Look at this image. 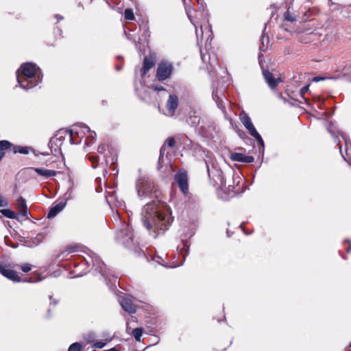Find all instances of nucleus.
<instances>
[{
	"instance_id": "nucleus-1",
	"label": "nucleus",
	"mask_w": 351,
	"mask_h": 351,
	"mask_svg": "<svg viewBox=\"0 0 351 351\" xmlns=\"http://www.w3.org/2000/svg\"><path fill=\"white\" fill-rule=\"evenodd\" d=\"M141 221L149 234L156 239L169 228L173 218L165 203L153 199L143 207Z\"/></svg>"
},
{
	"instance_id": "nucleus-2",
	"label": "nucleus",
	"mask_w": 351,
	"mask_h": 351,
	"mask_svg": "<svg viewBox=\"0 0 351 351\" xmlns=\"http://www.w3.org/2000/svg\"><path fill=\"white\" fill-rule=\"evenodd\" d=\"M17 82L25 90L32 88L42 81L40 69L32 62L21 64L16 72Z\"/></svg>"
},
{
	"instance_id": "nucleus-3",
	"label": "nucleus",
	"mask_w": 351,
	"mask_h": 351,
	"mask_svg": "<svg viewBox=\"0 0 351 351\" xmlns=\"http://www.w3.org/2000/svg\"><path fill=\"white\" fill-rule=\"evenodd\" d=\"M86 125L84 123H77L73 126L71 130H60L56 138V141H58L60 143H62V138L68 136L71 144H80L81 139L86 134V130L83 128V126Z\"/></svg>"
},
{
	"instance_id": "nucleus-4",
	"label": "nucleus",
	"mask_w": 351,
	"mask_h": 351,
	"mask_svg": "<svg viewBox=\"0 0 351 351\" xmlns=\"http://www.w3.org/2000/svg\"><path fill=\"white\" fill-rule=\"evenodd\" d=\"M138 196L140 199L158 198L159 191L155 188L154 182L148 178L138 180L136 184Z\"/></svg>"
},
{
	"instance_id": "nucleus-5",
	"label": "nucleus",
	"mask_w": 351,
	"mask_h": 351,
	"mask_svg": "<svg viewBox=\"0 0 351 351\" xmlns=\"http://www.w3.org/2000/svg\"><path fill=\"white\" fill-rule=\"evenodd\" d=\"M186 14L191 23L194 25L195 28V34L197 40L199 39L202 40L204 37L206 38V40H211L213 32L211 30V27L208 24V20L206 19V17L204 16L202 19L203 22L199 23L198 21L194 20L192 18L190 10H186Z\"/></svg>"
},
{
	"instance_id": "nucleus-6",
	"label": "nucleus",
	"mask_w": 351,
	"mask_h": 351,
	"mask_svg": "<svg viewBox=\"0 0 351 351\" xmlns=\"http://www.w3.org/2000/svg\"><path fill=\"white\" fill-rule=\"evenodd\" d=\"M122 226V228L117 232V241L128 248L135 246L136 241L132 228L129 224L125 223Z\"/></svg>"
},
{
	"instance_id": "nucleus-7",
	"label": "nucleus",
	"mask_w": 351,
	"mask_h": 351,
	"mask_svg": "<svg viewBox=\"0 0 351 351\" xmlns=\"http://www.w3.org/2000/svg\"><path fill=\"white\" fill-rule=\"evenodd\" d=\"M207 172L210 179L220 187H226V179L222 171L217 166L212 165L211 167L206 164Z\"/></svg>"
},
{
	"instance_id": "nucleus-8",
	"label": "nucleus",
	"mask_w": 351,
	"mask_h": 351,
	"mask_svg": "<svg viewBox=\"0 0 351 351\" xmlns=\"http://www.w3.org/2000/svg\"><path fill=\"white\" fill-rule=\"evenodd\" d=\"M173 71V66L167 61H162L158 65L156 77L158 81H164L170 78Z\"/></svg>"
},
{
	"instance_id": "nucleus-9",
	"label": "nucleus",
	"mask_w": 351,
	"mask_h": 351,
	"mask_svg": "<svg viewBox=\"0 0 351 351\" xmlns=\"http://www.w3.org/2000/svg\"><path fill=\"white\" fill-rule=\"evenodd\" d=\"M93 267L104 278L107 280L109 278V269H107L106 264L101 258L94 252H91L90 255Z\"/></svg>"
},
{
	"instance_id": "nucleus-10",
	"label": "nucleus",
	"mask_w": 351,
	"mask_h": 351,
	"mask_svg": "<svg viewBox=\"0 0 351 351\" xmlns=\"http://www.w3.org/2000/svg\"><path fill=\"white\" fill-rule=\"evenodd\" d=\"M174 180L182 193L186 195L189 191L188 175L186 171L184 169H179L175 174Z\"/></svg>"
},
{
	"instance_id": "nucleus-11",
	"label": "nucleus",
	"mask_w": 351,
	"mask_h": 351,
	"mask_svg": "<svg viewBox=\"0 0 351 351\" xmlns=\"http://www.w3.org/2000/svg\"><path fill=\"white\" fill-rule=\"evenodd\" d=\"M0 274L13 282H19L21 281L17 273L10 265H0Z\"/></svg>"
},
{
	"instance_id": "nucleus-12",
	"label": "nucleus",
	"mask_w": 351,
	"mask_h": 351,
	"mask_svg": "<svg viewBox=\"0 0 351 351\" xmlns=\"http://www.w3.org/2000/svg\"><path fill=\"white\" fill-rule=\"evenodd\" d=\"M232 180L234 184H228V186H226V187H221V189L224 191V192L227 193L230 197L235 196L239 193L240 191V186H239V183L241 180L240 177L237 176L234 178L232 176Z\"/></svg>"
},
{
	"instance_id": "nucleus-13",
	"label": "nucleus",
	"mask_w": 351,
	"mask_h": 351,
	"mask_svg": "<svg viewBox=\"0 0 351 351\" xmlns=\"http://www.w3.org/2000/svg\"><path fill=\"white\" fill-rule=\"evenodd\" d=\"M263 75L266 83L271 90H274L277 86L278 84L282 82L280 77L276 78L271 72L263 69Z\"/></svg>"
},
{
	"instance_id": "nucleus-14",
	"label": "nucleus",
	"mask_w": 351,
	"mask_h": 351,
	"mask_svg": "<svg viewBox=\"0 0 351 351\" xmlns=\"http://www.w3.org/2000/svg\"><path fill=\"white\" fill-rule=\"evenodd\" d=\"M178 106V97L172 94H169V97L166 103V109L170 116H173Z\"/></svg>"
},
{
	"instance_id": "nucleus-15",
	"label": "nucleus",
	"mask_w": 351,
	"mask_h": 351,
	"mask_svg": "<svg viewBox=\"0 0 351 351\" xmlns=\"http://www.w3.org/2000/svg\"><path fill=\"white\" fill-rule=\"evenodd\" d=\"M230 159L232 161L239 162L242 163H252L254 162V158L252 156H245L242 153H232L230 154Z\"/></svg>"
},
{
	"instance_id": "nucleus-16",
	"label": "nucleus",
	"mask_w": 351,
	"mask_h": 351,
	"mask_svg": "<svg viewBox=\"0 0 351 351\" xmlns=\"http://www.w3.org/2000/svg\"><path fill=\"white\" fill-rule=\"evenodd\" d=\"M66 201H61L58 203H55V204L50 208L48 214L47 218L51 219L55 217L60 212H61L66 206Z\"/></svg>"
},
{
	"instance_id": "nucleus-17",
	"label": "nucleus",
	"mask_w": 351,
	"mask_h": 351,
	"mask_svg": "<svg viewBox=\"0 0 351 351\" xmlns=\"http://www.w3.org/2000/svg\"><path fill=\"white\" fill-rule=\"evenodd\" d=\"M155 64L154 58L151 56L145 57L143 60V64L142 68L140 69L141 77H144L147 73L152 69Z\"/></svg>"
},
{
	"instance_id": "nucleus-18",
	"label": "nucleus",
	"mask_w": 351,
	"mask_h": 351,
	"mask_svg": "<svg viewBox=\"0 0 351 351\" xmlns=\"http://www.w3.org/2000/svg\"><path fill=\"white\" fill-rule=\"evenodd\" d=\"M213 98L215 101L219 108L225 110V104L228 102L227 99L223 93H219L217 90L213 91Z\"/></svg>"
},
{
	"instance_id": "nucleus-19",
	"label": "nucleus",
	"mask_w": 351,
	"mask_h": 351,
	"mask_svg": "<svg viewBox=\"0 0 351 351\" xmlns=\"http://www.w3.org/2000/svg\"><path fill=\"white\" fill-rule=\"evenodd\" d=\"M119 303L122 308L127 312L132 313H135V306L133 304L131 299L127 296H123L119 300Z\"/></svg>"
},
{
	"instance_id": "nucleus-20",
	"label": "nucleus",
	"mask_w": 351,
	"mask_h": 351,
	"mask_svg": "<svg viewBox=\"0 0 351 351\" xmlns=\"http://www.w3.org/2000/svg\"><path fill=\"white\" fill-rule=\"evenodd\" d=\"M187 122L189 125L191 127L197 129L199 126V130L203 132L204 126L201 125V118L200 117L196 114L195 112H193V114H191L189 119H187Z\"/></svg>"
},
{
	"instance_id": "nucleus-21",
	"label": "nucleus",
	"mask_w": 351,
	"mask_h": 351,
	"mask_svg": "<svg viewBox=\"0 0 351 351\" xmlns=\"http://www.w3.org/2000/svg\"><path fill=\"white\" fill-rule=\"evenodd\" d=\"M106 198L107 203L112 211L114 210V208L121 205V202L117 199V197L115 195L114 191L107 192Z\"/></svg>"
},
{
	"instance_id": "nucleus-22",
	"label": "nucleus",
	"mask_w": 351,
	"mask_h": 351,
	"mask_svg": "<svg viewBox=\"0 0 351 351\" xmlns=\"http://www.w3.org/2000/svg\"><path fill=\"white\" fill-rule=\"evenodd\" d=\"M16 208L20 210L19 213L24 219L27 218V208L25 199L20 197L17 199Z\"/></svg>"
},
{
	"instance_id": "nucleus-23",
	"label": "nucleus",
	"mask_w": 351,
	"mask_h": 351,
	"mask_svg": "<svg viewBox=\"0 0 351 351\" xmlns=\"http://www.w3.org/2000/svg\"><path fill=\"white\" fill-rule=\"evenodd\" d=\"M83 128L84 129V130H86V134H88V136L85 141V145L86 146H89L90 145L93 144V142L95 141L97 136L96 132L93 130H91L88 125L83 126Z\"/></svg>"
},
{
	"instance_id": "nucleus-24",
	"label": "nucleus",
	"mask_w": 351,
	"mask_h": 351,
	"mask_svg": "<svg viewBox=\"0 0 351 351\" xmlns=\"http://www.w3.org/2000/svg\"><path fill=\"white\" fill-rule=\"evenodd\" d=\"M0 213L5 217L11 219L20 220V217H22L19 213H15L10 209H1Z\"/></svg>"
},
{
	"instance_id": "nucleus-25",
	"label": "nucleus",
	"mask_w": 351,
	"mask_h": 351,
	"mask_svg": "<svg viewBox=\"0 0 351 351\" xmlns=\"http://www.w3.org/2000/svg\"><path fill=\"white\" fill-rule=\"evenodd\" d=\"M35 171L40 176H42L46 178H51L56 175V171L50 169L36 168Z\"/></svg>"
},
{
	"instance_id": "nucleus-26",
	"label": "nucleus",
	"mask_w": 351,
	"mask_h": 351,
	"mask_svg": "<svg viewBox=\"0 0 351 351\" xmlns=\"http://www.w3.org/2000/svg\"><path fill=\"white\" fill-rule=\"evenodd\" d=\"M183 247L180 250V254L183 256V261H182L180 265H182L186 256L189 254V248H190V243L187 240H182Z\"/></svg>"
},
{
	"instance_id": "nucleus-27",
	"label": "nucleus",
	"mask_w": 351,
	"mask_h": 351,
	"mask_svg": "<svg viewBox=\"0 0 351 351\" xmlns=\"http://www.w3.org/2000/svg\"><path fill=\"white\" fill-rule=\"evenodd\" d=\"M29 149L30 147L27 146L22 147L20 145H14L12 147L10 150L12 152V154L20 153L23 154H27L29 153Z\"/></svg>"
},
{
	"instance_id": "nucleus-28",
	"label": "nucleus",
	"mask_w": 351,
	"mask_h": 351,
	"mask_svg": "<svg viewBox=\"0 0 351 351\" xmlns=\"http://www.w3.org/2000/svg\"><path fill=\"white\" fill-rule=\"evenodd\" d=\"M12 147V143L6 140L0 141V153H4L3 151L10 149Z\"/></svg>"
},
{
	"instance_id": "nucleus-29",
	"label": "nucleus",
	"mask_w": 351,
	"mask_h": 351,
	"mask_svg": "<svg viewBox=\"0 0 351 351\" xmlns=\"http://www.w3.org/2000/svg\"><path fill=\"white\" fill-rule=\"evenodd\" d=\"M240 120L245 128H247V127L251 125L252 124H253L251 121L250 117L246 114L241 115Z\"/></svg>"
},
{
	"instance_id": "nucleus-30",
	"label": "nucleus",
	"mask_w": 351,
	"mask_h": 351,
	"mask_svg": "<svg viewBox=\"0 0 351 351\" xmlns=\"http://www.w3.org/2000/svg\"><path fill=\"white\" fill-rule=\"evenodd\" d=\"M132 334L137 341H141V338L143 335V329L141 328H136L132 330Z\"/></svg>"
},
{
	"instance_id": "nucleus-31",
	"label": "nucleus",
	"mask_w": 351,
	"mask_h": 351,
	"mask_svg": "<svg viewBox=\"0 0 351 351\" xmlns=\"http://www.w3.org/2000/svg\"><path fill=\"white\" fill-rule=\"evenodd\" d=\"M82 346L80 343L75 342L70 345L68 351H82Z\"/></svg>"
},
{
	"instance_id": "nucleus-32",
	"label": "nucleus",
	"mask_w": 351,
	"mask_h": 351,
	"mask_svg": "<svg viewBox=\"0 0 351 351\" xmlns=\"http://www.w3.org/2000/svg\"><path fill=\"white\" fill-rule=\"evenodd\" d=\"M245 128L247 130L249 134L254 138H255L259 134V133L257 132L253 124Z\"/></svg>"
},
{
	"instance_id": "nucleus-33",
	"label": "nucleus",
	"mask_w": 351,
	"mask_h": 351,
	"mask_svg": "<svg viewBox=\"0 0 351 351\" xmlns=\"http://www.w3.org/2000/svg\"><path fill=\"white\" fill-rule=\"evenodd\" d=\"M124 17L127 20H133L134 19L133 11L130 9H126L124 12Z\"/></svg>"
},
{
	"instance_id": "nucleus-34",
	"label": "nucleus",
	"mask_w": 351,
	"mask_h": 351,
	"mask_svg": "<svg viewBox=\"0 0 351 351\" xmlns=\"http://www.w3.org/2000/svg\"><path fill=\"white\" fill-rule=\"evenodd\" d=\"M284 19L287 21L293 22L296 21V17L294 15L291 14L288 10L284 14Z\"/></svg>"
},
{
	"instance_id": "nucleus-35",
	"label": "nucleus",
	"mask_w": 351,
	"mask_h": 351,
	"mask_svg": "<svg viewBox=\"0 0 351 351\" xmlns=\"http://www.w3.org/2000/svg\"><path fill=\"white\" fill-rule=\"evenodd\" d=\"M89 160L90 161L92 162V164H93V167L95 169L97 167L98 164H97V162L98 160H100V158L97 156H89Z\"/></svg>"
},
{
	"instance_id": "nucleus-36",
	"label": "nucleus",
	"mask_w": 351,
	"mask_h": 351,
	"mask_svg": "<svg viewBox=\"0 0 351 351\" xmlns=\"http://www.w3.org/2000/svg\"><path fill=\"white\" fill-rule=\"evenodd\" d=\"M257 142L258 143V144L260 145V146L262 148V154L263 155V152H264V148H265V144H264V141L261 137V136L260 135V134L256 136L254 138Z\"/></svg>"
},
{
	"instance_id": "nucleus-37",
	"label": "nucleus",
	"mask_w": 351,
	"mask_h": 351,
	"mask_svg": "<svg viewBox=\"0 0 351 351\" xmlns=\"http://www.w3.org/2000/svg\"><path fill=\"white\" fill-rule=\"evenodd\" d=\"M20 269L25 273L29 271L32 269V265L28 263L23 264L20 265Z\"/></svg>"
},
{
	"instance_id": "nucleus-38",
	"label": "nucleus",
	"mask_w": 351,
	"mask_h": 351,
	"mask_svg": "<svg viewBox=\"0 0 351 351\" xmlns=\"http://www.w3.org/2000/svg\"><path fill=\"white\" fill-rule=\"evenodd\" d=\"M152 88L157 91V92H160V91H162V92H167V90L166 88L162 86H160V85H158V84H152Z\"/></svg>"
},
{
	"instance_id": "nucleus-39",
	"label": "nucleus",
	"mask_w": 351,
	"mask_h": 351,
	"mask_svg": "<svg viewBox=\"0 0 351 351\" xmlns=\"http://www.w3.org/2000/svg\"><path fill=\"white\" fill-rule=\"evenodd\" d=\"M156 258L160 259L161 261H156V257L152 258V261H156L158 264H159L160 265H162V266H164L165 267H170V266H168L167 265L165 264V260L163 259V258L162 256H157Z\"/></svg>"
},
{
	"instance_id": "nucleus-40",
	"label": "nucleus",
	"mask_w": 351,
	"mask_h": 351,
	"mask_svg": "<svg viewBox=\"0 0 351 351\" xmlns=\"http://www.w3.org/2000/svg\"><path fill=\"white\" fill-rule=\"evenodd\" d=\"M106 346V343L103 341H98L92 345V348L94 349H101Z\"/></svg>"
},
{
	"instance_id": "nucleus-41",
	"label": "nucleus",
	"mask_w": 351,
	"mask_h": 351,
	"mask_svg": "<svg viewBox=\"0 0 351 351\" xmlns=\"http://www.w3.org/2000/svg\"><path fill=\"white\" fill-rule=\"evenodd\" d=\"M108 146L106 145H101L98 147V153L100 154L105 155V152L106 151Z\"/></svg>"
},
{
	"instance_id": "nucleus-42",
	"label": "nucleus",
	"mask_w": 351,
	"mask_h": 351,
	"mask_svg": "<svg viewBox=\"0 0 351 351\" xmlns=\"http://www.w3.org/2000/svg\"><path fill=\"white\" fill-rule=\"evenodd\" d=\"M8 205V200L0 195V207L7 206Z\"/></svg>"
},
{
	"instance_id": "nucleus-43",
	"label": "nucleus",
	"mask_w": 351,
	"mask_h": 351,
	"mask_svg": "<svg viewBox=\"0 0 351 351\" xmlns=\"http://www.w3.org/2000/svg\"><path fill=\"white\" fill-rule=\"evenodd\" d=\"M166 143L168 145V146L173 147L176 145V141L173 138L170 137L166 140Z\"/></svg>"
},
{
	"instance_id": "nucleus-44",
	"label": "nucleus",
	"mask_w": 351,
	"mask_h": 351,
	"mask_svg": "<svg viewBox=\"0 0 351 351\" xmlns=\"http://www.w3.org/2000/svg\"><path fill=\"white\" fill-rule=\"evenodd\" d=\"M113 219L117 223H121V219L120 217V214L118 210H116V213L113 215Z\"/></svg>"
},
{
	"instance_id": "nucleus-45",
	"label": "nucleus",
	"mask_w": 351,
	"mask_h": 351,
	"mask_svg": "<svg viewBox=\"0 0 351 351\" xmlns=\"http://www.w3.org/2000/svg\"><path fill=\"white\" fill-rule=\"evenodd\" d=\"M49 300H50V304H49L50 306H55L58 304V300L53 298V295H49Z\"/></svg>"
},
{
	"instance_id": "nucleus-46",
	"label": "nucleus",
	"mask_w": 351,
	"mask_h": 351,
	"mask_svg": "<svg viewBox=\"0 0 351 351\" xmlns=\"http://www.w3.org/2000/svg\"><path fill=\"white\" fill-rule=\"evenodd\" d=\"M309 90V85L304 86L300 89V94L304 95V93H307Z\"/></svg>"
},
{
	"instance_id": "nucleus-47",
	"label": "nucleus",
	"mask_w": 351,
	"mask_h": 351,
	"mask_svg": "<svg viewBox=\"0 0 351 351\" xmlns=\"http://www.w3.org/2000/svg\"><path fill=\"white\" fill-rule=\"evenodd\" d=\"M326 78V77H319V76H316V77H314L313 79H312V81L313 82H318L319 81H323V80H325Z\"/></svg>"
},
{
	"instance_id": "nucleus-48",
	"label": "nucleus",
	"mask_w": 351,
	"mask_h": 351,
	"mask_svg": "<svg viewBox=\"0 0 351 351\" xmlns=\"http://www.w3.org/2000/svg\"><path fill=\"white\" fill-rule=\"evenodd\" d=\"M95 338V336L93 334H88V335H87V337H86V339L89 342L93 341Z\"/></svg>"
},
{
	"instance_id": "nucleus-49",
	"label": "nucleus",
	"mask_w": 351,
	"mask_h": 351,
	"mask_svg": "<svg viewBox=\"0 0 351 351\" xmlns=\"http://www.w3.org/2000/svg\"><path fill=\"white\" fill-rule=\"evenodd\" d=\"M344 243H348L349 244L348 247L346 248V250L348 253H350L351 252V241L348 239H346L344 241Z\"/></svg>"
},
{
	"instance_id": "nucleus-50",
	"label": "nucleus",
	"mask_w": 351,
	"mask_h": 351,
	"mask_svg": "<svg viewBox=\"0 0 351 351\" xmlns=\"http://www.w3.org/2000/svg\"><path fill=\"white\" fill-rule=\"evenodd\" d=\"M244 224H245V223L243 222V223H242L240 225V228H241V229L243 230V232L246 235H249V234H250L252 233L251 232H246V231H245V228H244Z\"/></svg>"
},
{
	"instance_id": "nucleus-51",
	"label": "nucleus",
	"mask_w": 351,
	"mask_h": 351,
	"mask_svg": "<svg viewBox=\"0 0 351 351\" xmlns=\"http://www.w3.org/2000/svg\"><path fill=\"white\" fill-rule=\"evenodd\" d=\"M265 42H266L267 45L269 43V39H268V37L265 38V37L263 36L261 38V43L263 45H265Z\"/></svg>"
},
{
	"instance_id": "nucleus-52",
	"label": "nucleus",
	"mask_w": 351,
	"mask_h": 351,
	"mask_svg": "<svg viewBox=\"0 0 351 351\" xmlns=\"http://www.w3.org/2000/svg\"><path fill=\"white\" fill-rule=\"evenodd\" d=\"M164 152H165V148L163 147H162L160 150V158H163L164 157V154H165Z\"/></svg>"
},
{
	"instance_id": "nucleus-53",
	"label": "nucleus",
	"mask_w": 351,
	"mask_h": 351,
	"mask_svg": "<svg viewBox=\"0 0 351 351\" xmlns=\"http://www.w3.org/2000/svg\"><path fill=\"white\" fill-rule=\"evenodd\" d=\"M56 18L58 19V21H60V20L63 19V16H60V15H58V14L56 15Z\"/></svg>"
},
{
	"instance_id": "nucleus-54",
	"label": "nucleus",
	"mask_w": 351,
	"mask_h": 351,
	"mask_svg": "<svg viewBox=\"0 0 351 351\" xmlns=\"http://www.w3.org/2000/svg\"><path fill=\"white\" fill-rule=\"evenodd\" d=\"M279 98L284 101V102L287 101V99L285 97H284L281 94L279 95Z\"/></svg>"
},
{
	"instance_id": "nucleus-55",
	"label": "nucleus",
	"mask_w": 351,
	"mask_h": 351,
	"mask_svg": "<svg viewBox=\"0 0 351 351\" xmlns=\"http://www.w3.org/2000/svg\"><path fill=\"white\" fill-rule=\"evenodd\" d=\"M102 160H103V161H101V163H104V162H105L106 164L108 163V161H107V160H106V155H104V156H103Z\"/></svg>"
},
{
	"instance_id": "nucleus-56",
	"label": "nucleus",
	"mask_w": 351,
	"mask_h": 351,
	"mask_svg": "<svg viewBox=\"0 0 351 351\" xmlns=\"http://www.w3.org/2000/svg\"><path fill=\"white\" fill-rule=\"evenodd\" d=\"M106 351H119V350H117L116 348H112L108 350H106Z\"/></svg>"
},
{
	"instance_id": "nucleus-57",
	"label": "nucleus",
	"mask_w": 351,
	"mask_h": 351,
	"mask_svg": "<svg viewBox=\"0 0 351 351\" xmlns=\"http://www.w3.org/2000/svg\"><path fill=\"white\" fill-rule=\"evenodd\" d=\"M162 160H163V158H160V156H159L158 164L160 165L161 162H162Z\"/></svg>"
},
{
	"instance_id": "nucleus-58",
	"label": "nucleus",
	"mask_w": 351,
	"mask_h": 351,
	"mask_svg": "<svg viewBox=\"0 0 351 351\" xmlns=\"http://www.w3.org/2000/svg\"><path fill=\"white\" fill-rule=\"evenodd\" d=\"M68 252L69 253L74 252V247H70L68 249Z\"/></svg>"
},
{
	"instance_id": "nucleus-59",
	"label": "nucleus",
	"mask_w": 351,
	"mask_h": 351,
	"mask_svg": "<svg viewBox=\"0 0 351 351\" xmlns=\"http://www.w3.org/2000/svg\"><path fill=\"white\" fill-rule=\"evenodd\" d=\"M47 315H48L49 317H50V316L51 315V308H49V309H48V311H47Z\"/></svg>"
},
{
	"instance_id": "nucleus-60",
	"label": "nucleus",
	"mask_w": 351,
	"mask_h": 351,
	"mask_svg": "<svg viewBox=\"0 0 351 351\" xmlns=\"http://www.w3.org/2000/svg\"><path fill=\"white\" fill-rule=\"evenodd\" d=\"M193 234H194V232H193V231H191V234H190V236H189V237H191V236H193Z\"/></svg>"
},
{
	"instance_id": "nucleus-61",
	"label": "nucleus",
	"mask_w": 351,
	"mask_h": 351,
	"mask_svg": "<svg viewBox=\"0 0 351 351\" xmlns=\"http://www.w3.org/2000/svg\"><path fill=\"white\" fill-rule=\"evenodd\" d=\"M84 261L86 262V264H89L88 261H86L85 258L84 259Z\"/></svg>"
},
{
	"instance_id": "nucleus-62",
	"label": "nucleus",
	"mask_w": 351,
	"mask_h": 351,
	"mask_svg": "<svg viewBox=\"0 0 351 351\" xmlns=\"http://www.w3.org/2000/svg\"><path fill=\"white\" fill-rule=\"evenodd\" d=\"M23 281H24V282H31L30 280H27V279L24 280Z\"/></svg>"
},
{
	"instance_id": "nucleus-63",
	"label": "nucleus",
	"mask_w": 351,
	"mask_h": 351,
	"mask_svg": "<svg viewBox=\"0 0 351 351\" xmlns=\"http://www.w3.org/2000/svg\"><path fill=\"white\" fill-rule=\"evenodd\" d=\"M202 59L203 61L204 60V56L203 55H202Z\"/></svg>"
},
{
	"instance_id": "nucleus-64",
	"label": "nucleus",
	"mask_w": 351,
	"mask_h": 351,
	"mask_svg": "<svg viewBox=\"0 0 351 351\" xmlns=\"http://www.w3.org/2000/svg\"><path fill=\"white\" fill-rule=\"evenodd\" d=\"M117 70H120V69H121V68H120L119 66H117Z\"/></svg>"
}]
</instances>
